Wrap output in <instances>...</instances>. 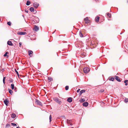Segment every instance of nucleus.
Here are the masks:
<instances>
[{"instance_id": "1", "label": "nucleus", "mask_w": 128, "mask_h": 128, "mask_svg": "<svg viewBox=\"0 0 128 128\" xmlns=\"http://www.w3.org/2000/svg\"><path fill=\"white\" fill-rule=\"evenodd\" d=\"M53 99L54 101L56 102L59 104H60L62 103L61 101L58 98L54 97L53 98Z\"/></svg>"}, {"instance_id": "2", "label": "nucleus", "mask_w": 128, "mask_h": 128, "mask_svg": "<svg viewBox=\"0 0 128 128\" xmlns=\"http://www.w3.org/2000/svg\"><path fill=\"white\" fill-rule=\"evenodd\" d=\"M83 70L84 72L85 73H87L90 71L89 69V68L87 67L84 68L83 69Z\"/></svg>"}, {"instance_id": "3", "label": "nucleus", "mask_w": 128, "mask_h": 128, "mask_svg": "<svg viewBox=\"0 0 128 128\" xmlns=\"http://www.w3.org/2000/svg\"><path fill=\"white\" fill-rule=\"evenodd\" d=\"M34 6L36 8H37L39 5V3L37 2H35L33 4Z\"/></svg>"}, {"instance_id": "4", "label": "nucleus", "mask_w": 128, "mask_h": 128, "mask_svg": "<svg viewBox=\"0 0 128 128\" xmlns=\"http://www.w3.org/2000/svg\"><path fill=\"white\" fill-rule=\"evenodd\" d=\"M26 34V32H17V34H18L19 35H24Z\"/></svg>"}, {"instance_id": "5", "label": "nucleus", "mask_w": 128, "mask_h": 128, "mask_svg": "<svg viewBox=\"0 0 128 128\" xmlns=\"http://www.w3.org/2000/svg\"><path fill=\"white\" fill-rule=\"evenodd\" d=\"M36 102L37 104L39 105L42 106V104L41 102L37 99L36 100Z\"/></svg>"}, {"instance_id": "6", "label": "nucleus", "mask_w": 128, "mask_h": 128, "mask_svg": "<svg viewBox=\"0 0 128 128\" xmlns=\"http://www.w3.org/2000/svg\"><path fill=\"white\" fill-rule=\"evenodd\" d=\"M62 109L64 110H66L68 108V106L66 105H64L62 107Z\"/></svg>"}, {"instance_id": "7", "label": "nucleus", "mask_w": 128, "mask_h": 128, "mask_svg": "<svg viewBox=\"0 0 128 128\" xmlns=\"http://www.w3.org/2000/svg\"><path fill=\"white\" fill-rule=\"evenodd\" d=\"M114 78L116 79V80L118 82H121V80H120V79L119 77L117 76H115L114 77Z\"/></svg>"}, {"instance_id": "8", "label": "nucleus", "mask_w": 128, "mask_h": 128, "mask_svg": "<svg viewBox=\"0 0 128 128\" xmlns=\"http://www.w3.org/2000/svg\"><path fill=\"white\" fill-rule=\"evenodd\" d=\"M88 103L87 102H84L82 104L83 106L85 107L87 106H88Z\"/></svg>"}, {"instance_id": "9", "label": "nucleus", "mask_w": 128, "mask_h": 128, "mask_svg": "<svg viewBox=\"0 0 128 128\" xmlns=\"http://www.w3.org/2000/svg\"><path fill=\"white\" fill-rule=\"evenodd\" d=\"M4 104L6 106H7L8 105V103L9 101L7 99H6L4 101Z\"/></svg>"}, {"instance_id": "10", "label": "nucleus", "mask_w": 128, "mask_h": 128, "mask_svg": "<svg viewBox=\"0 0 128 128\" xmlns=\"http://www.w3.org/2000/svg\"><path fill=\"white\" fill-rule=\"evenodd\" d=\"M67 101L69 102L70 103L72 101V98L71 97H69L68 98L67 100Z\"/></svg>"}, {"instance_id": "11", "label": "nucleus", "mask_w": 128, "mask_h": 128, "mask_svg": "<svg viewBox=\"0 0 128 128\" xmlns=\"http://www.w3.org/2000/svg\"><path fill=\"white\" fill-rule=\"evenodd\" d=\"M39 29V28L37 26L35 25L34 28V30L36 32H37L38 31V30Z\"/></svg>"}, {"instance_id": "12", "label": "nucleus", "mask_w": 128, "mask_h": 128, "mask_svg": "<svg viewBox=\"0 0 128 128\" xmlns=\"http://www.w3.org/2000/svg\"><path fill=\"white\" fill-rule=\"evenodd\" d=\"M7 44L8 45L10 46H13V44L11 41H8Z\"/></svg>"}, {"instance_id": "13", "label": "nucleus", "mask_w": 128, "mask_h": 128, "mask_svg": "<svg viewBox=\"0 0 128 128\" xmlns=\"http://www.w3.org/2000/svg\"><path fill=\"white\" fill-rule=\"evenodd\" d=\"M30 10L32 12H34V8L33 7H31L30 8Z\"/></svg>"}, {"instance_id": "14", "label": "nucleus", "mask_w": 128, "mask_h": 128, "mask_svg": "<svg viewBox=\"0 0 128 128\" xmlns=\"http://www.w3.org/2000/svg\"><path fill=\"white\" fill-rule=\"evenodd\" d=\"M16 115L15 114L13 113L11 115V117L13 118H14L16 116Z\"/></svg>"}, {"instance_id": "15", "label": "nucleus", "mask_w": 128, "mask_h": 128, "mask_svg": "<svg viewBox=\"0 0 128 128\" xmlns=\"http://www.w3.org/2000/svg\"><path fill=\"white\" fill-rule=\"evenodd\" d=\"M85 92V90H81L79 94L81 95L82 93L84 92Z\"/></svg>"}, {"instance_id": "16", "label": "nucleus", "mask_w": 128, "mask_h": 128, "mask_svg": "<svg viewBox=\"0 0 128 128\" xmlns=\"http://www.w3.org/2000/svg\"><path fill=\"white\" fill-rule=\"evenodd\" d=\"M28 54L30 56L31 55H32L33 54V52L31 50H29L28 52Z\"/></svg>"}, {"instance_id": "17", "label": "nucleus", "mask_w": 128, "mask_h": 128, "mask_svg": "<svg viewBox=\"0 0 128 128\" xmlns=\"http://www.w3.org/2000/svg\"><path fill=\"white\" fill-rule=\"evenodd\" d=\"M100 17L99 16H96L95 18V20L97 22H98L99 20Z\"/></svg>"}, {"instance_id": "18", "label": "nucleus", "mask_w": 128, "mask_h": 128, "mask_svg": "<svg viewBox=\"0 0 128 128\" xmlns=\"http://www.w3.org/2000/svg\"><path fill=\"white\" fill-rule=\"evenodd\" d=\"M8 90L9 93L11 95H12L13 93L11 89L9 88L8 89Z\"/></svg>"}, {"instance_id": "19", "label": "nucleus", "mask_w": 128, "mask_h": 128, "mask_svg": "<svg viewBox=\"0 0 128 128\" xmlns=\"http://www.w3.org/2000/svg\"><path fill=\"white\" fill-rule=\"evenodd\" d=\"M31 3L30 2V1L28 0L27 1L26 3V5L27 6H29Z\"/></svg>"}, {"instance_id": "20", "label": "nucleus", "mask_w": 128, "mask_h": 128, "mask_svg": "<svg viewBox=\"0 0 128 128\" xmlns=\"http://www.w3.org/2000/svg\"><path fill=\"white\" fill-rule=\"evenodd\" d=\"M8 53H9L8 52H6L4 54V57L8 56L7 55Z\"/></svg>"}, {"instance_id": "21", "label": "nucleus", "mask_w": 128, "mask_h": 128, "mask_svg": "<svg viewBox=\"0 0 128 128\" xmlns=\"http://www.w3.org/2000/svg\"><path fill=\"white\" fill-rule=\"evenodd\" d=\"M11 88L12 90H14V85L13 84H12L11 85Z\"/></svg>"}, {"instance_id": "22", "label": "nucleus", "mask_w": 128, "mask_h": 128, "mask_svg": "<svg viewBox=\"0 0 128 128\" xmlns=\"http://www.w3.org/2000/svg\"><path fill=\"white\" fill-rule=\"evenodd\" d=\"M85 101V99L83 98H81L80 100V101L81 102H82Z\"/></svg>"}, {"instance_id": "23", "label": "nucleus", "mask_w": 128, "mask_h": 128, "mask_svg": "<svg viewBox=\"0 0 128 128\" xmlns=\"http://www.w3.org/2000/svg\"><path fill=\"white\" fill-rule=\"evenodd\" d=\"M114 79V78L113 77H111L109 79V80L110 81H113Z\"/></svg>"}, {"instance_id": "24", "label": "nucleus", "mask_w": 128, "mask_h": 128, "mask_svg": "<svg viewBox=\"0 0 128 128\" xmlns=\"http://www.w3.org/2000/svg\"><path fill=\"white\" fill-rule=\"evenodd\" d=\"M106 15L107 16L109 17V18H111V15L110 14L108 13H106Z\"/></svg>"}, {"instance_id": "25", "label": "nucleus", "mask_w": 128, "mask_h": 128, "mask_svg": "<svg viewBox=\"0 0 128 128\" xmlns=\"http://www.w3.org/2000/svg\"><path fill=\"white\" fill-rule=\"evenodd\" d=\"M79 35L81 37H83V34L82 33L81 31H80V32Z\"/></svg>"}, {"instance_id": "26", "label": "nucleus", "mask_w": 128, "mask_h": 128, "mask_svg": "<svg viewBox=\"0 0 128 128\" xmlns=\"http://www.w3.org/2000/svg\"><path fill=\"white\" fill-rule=\"evenodd\" d=\"M34 20H36V22H38L39 21V19L38 17H36V18H35V19Z\"/></svg>"}, {"instance_id": "27", "label": "nucleus", "mask_w": 128, "mask_h": 128, "mask_svg": "<svg viewBox=\"0 0 128 128\" xmlns=\"http://www.w3.org/2000/svg\"><path fill=\"white\" fill-rule=\"evenodd\" d=\"M86 24H88L90 23V22L89 20H84Z\"/></svg>"}, {"instance_id": "28", "label": "nucleus", "mask_w": 128, "mask_h": 128, "mask_svg": "<svg viewBox=\"0 0 128 128\" xmlns=\"http://www.w3.org/2000/svg\"><path fill=\"white\" fill-rule=\"evenodd\" d=\"M124 102L126 103L127 102H128V98H125L124 100Z\"/></svg>"}, {"instance_id": "29", "label": "nucleus", "mask_w": 128, "mask_h": 128, "mask_svg": "<svg viewBox=\"0 0 128 128\" xmlns=\"http://www.w3.org/2000/svg\"><path fill=\"white\" fill-rule=\"evenodd\" d=\"M11 124L12 126H17V125L16 124L12 123H11Z\"/></svg>"}, {"instance_id": "30", "label": "nucleus", "mask_w": 128, "mask_h": 128, "mask_svg": "<svg viewBox=\"0 0 128 128\" xmlns=\"http://www.w3.org/2000/svg\"><path fill=\"white\" fill-rule=\"evenodd\" d=\"M48 79L50 82L52 81V78L48 77Z\"/></svg>"}, {"instance_id": "31", "label": "nucleus", "mask_w": 128, "mask_h": 128, "mask_svg": "<svg viewBox=\"0 0 128 128\" xmlns=\"http://www.w3.org/2000/svg\"><path fill=\"white\" fill-rule=\"evenodd\" d=\"M15 72H16V74H17V76H19V74L18 73V72L16 70V69H15Z\"/></svg>"}, {"instance_id": "32", "label": "nucleus", "mask_w": 128, "mask_h": 128, "mask_svg": "<svg viewBox=\"0 0 128 128\" xmlns=\"http://www.w3.org/2000/svg\"><path fill=\"white\" fill-rule=\"evenodd\" d=\"M65 88L66 90H68L69 89V86H65Z\"/></svg>"}, {"instance_id": "33", "label": "nucleus", "mask_w": 128, "mask_h": 128, "mask_svg": "<svg viewBox=\"0 0 128 128\" xmlns=\"http://www.w3.org/2000/svg\"><path fill=\"white\" fill-rule=\"evenodd\" d=\"M52 117L51 115H50L49 117L50 122L52 120Z\"/></svg>"}, {"instance_id": "34", "label": "nucleus", "mask_w": 128, "mask_h": 128, "mask_svg": "<svg viewBox=\"0 0 128 128\" xmlns=\"http://www.w3.org/2000/svg\"><path fill=\"white\" fill-rule=\"evenodd\" d=\"M7 24L8 25L10 26L11 25V23L10 22H7Z\"/></svg>"}, {"instance_id": "35", "label": "nucleus", "mask_w": 128, "mask_h": 128, "mask_svg": "<svg viewBox=\"0 0 128 128\" xmlns=\"http://www.w3.org/2000/svg\"><path fill=\"white\" fill-rule=\"evenodd\" d=\"M10 124H7L6 125L5 128H6L7 127H9L10 126Z\"/></svg>"}, {"instance_id": "36", "label": "nucleus", "mask_w": 128, "mask_h": 128, "mask_svg": "<svg viewBox=\"0 0 128 128\" xmlns=\"http://www.w3.org/2000/svg\"><path fill=\"white\" fill-rule=\"evenodd\" d=\"M9 81L10 82H13V80L12 78H11L9 80Z\"/></svg>"}, {"instance_id": "37", "label": "nucleus", "mask_w": 128, "mask_h": 128, "mask_svg": "<svg viewBox=\"0 0 128 128\" xmlns=\"http://www.w3.org/2000/svg\"><path fill=\"white\" fill-rule=\"evenodd\" d=\"M88 20V17H86V18H84V20Z\"/></svg>"}, {"instance_id": "38", "label": "nucleus", "mask_w": 128, "mask_h": 128, "mask_svg": "<svg viewBox=\"0 0 128 128\" xmlns=\"http://www.w3.org/2000/svg\"><path fill=\"white\" fill-rule=\"evenodd\" d=\"M124 82L125 83H126L127 82H128V80H125L124 81Z\"/></svg>"}, {"instance_id": "39", "label": "nucleus", "mask_w": 128, "mask_h": 128, "mask_svg": "<svg viewBox=\"0 0 128 128\" xmlns=\"http://www.w3.org/2000/svg\"><path fill=\"white\" fill-rule=\"evenodd\" d=\"M14 90L15 92H16L17 91V88L16 87H15L14 88Z\"/></svg>"}, {"instance_id": "40", "label": "nucleus", "mask_w": 128, "mask_h": 128, "mask_svg": "<svg viewBox=\"0 0 128 128\" xmlns=\"http://www.w3.org/2000/svg\"><path fill=\"white\" fill-rule=\"evenodd\" d=\"M22 43L21 42H20L19 43V47H21V45H22Z\"/></svg>"}, {"instance_id": "41", "label": "nucleus", "mask_w": 128, "mask_h": 128, "mask_svg": "<svg viewBox=\"0 0 128 128\" xmlns=\"http://www.w3.org/2000/svg\"><path fill=\"white\" fill-rule=\"evenodd\" d=\"M80 89H78V90H77L76 92H79L80 91Z\"/></svg>"}, {"instance_id": "42", "label": "nucleus", "mask_w": 128, "mask_h": 128, "mask_svg": "<svg viewBox=\"0 0 128 128\" xmlns=\"http://www.w3.org/2000/svg\"><path fill=\"white\" fill-rule=\"evenodd\" d=\"M25 11L27 13H28V10H25Z\"/></svg>"}, {"instance_id": "43", "label": "nucleus", "mask_w": 128, "mask_h": 128, "mask_svg": "<svg viewBox=\"0 0 128 128\" xmlns=\"http://www.w3.org/2000/svg\"><path fill=\"white\" fill-rule=\"evenodd\" d=\"M104 91V90L103 89L101 90H100V92H103Z\"/></svg>"}, {"instance_id": "44", "label": "nucleus", "mask_w": 128, "mask_h": 128, "mask_svg": "<svg viewBox=\"0 0 128 128\" xmlns=\"http://www.w3.org/2000/svg\"><path fill=\"white\" fill-rule=\"evenodd\" d=\"M5 78H6L5 77H4L3 78V80H5Z\"/></svg>"}, {"instance_id": "45", "label": "nucleus", "mask_w": 128, "mask_h": 128, "mask_svg": "<svg viewBox=\"0 0 128 128\" xmlns=\"http://www.w3.org/2000/svg\"><path fill=\"white\" fill-rule=\"evenodd\" d=\"M128 84L127 83H125V85L126 86H127L128 85Z\"/></svg>"}, {"instance_id": "46", "label": "nucleus", "mask_w": 128, "mask_h": 128, "mask_svg": "<svg viewBox=\"0 0 128 128\" xmlns=\"http://www.w3.org/2000/svg\"><path fill=\"white\" fill-rule=\"evenodd\" d=\"M96 2H99V0H95Z\"/></svg>"}, {"instance_id": "47", "label": "nucleus", "mask_w": 128, "mask_h": 128, "mask_svg": "<svg viewBox=\"0 0 128 128\" xmlns=\"http://www.w3.org/2000/svg\"><path fill=\"white\" fill-rule=\"evenodd\" d=\"M4 71V69H2V72Z\"/></svg>"}, {"instance_id": "48", "label": "nucleus", "mask_w": 128, "mask_h": 128, "mask_svg": "<svg viewBox=\"0 0 128 128\" xmlns=\"http://www.w3.org/2000/svg\"><path fill=\"white\" fill-rule=\"evenodd\" d=\"M3 83L4 84H5V80H3Z\"/></svg>"}, {"instance_id": "49", "label": "nucleus", "mask_w": 128, "mask_h": 128, "mask_svg": "<svg viewBox=\"0 0 128 128\" xmlns=\"http://www.w3.org/2000/svg\"><path fill=\"white\" fill-rule=\"evenodd\" d=\"M16 128H20L19 126L17 127Z\"/></svg>"}, {"instance_id": "50", "label": "nucleus", "mask_w": 128, "mask_h": 128, "mask_svg": "<svg viewBox=\"0 0 128 128\" xmlns=\"http://www.w3.org/2000/svg\"><path fill=\"white\" fill-rule=\"evenodd\" d=\"M82 61H80V63H82Z\"/></svg>"}, {"instance_id": "51", "label": "nucleus", "mask_w": 128, "mask_h": 128, "mask_svg": "<svg viewBox=\"0 0 128 128\" xmlns=\"http://www.w3.org/2000/svg\"><path fill=\"white\" fill-rule=\"evenodd\" d=\"M56 30H55V31L52 33V34H53L56 31Z\"/></svg>"}, {"instance_id": "52", "label": "nucleus", "mask_w": 128, "mask_h": 128, "mask_svg": "<svg viewBox=\"0 0 128 128\" xmlns=\"http://www.w3.org/2000/svg\"><path fill=\"white\" fill-rule=\"evenodd\" d=\"M22 16L24 18V16L23 15H22Z\"/></svg>"}, {"instance_id": "53", "label": "nucleus", "mask_w": 128, "mask_h": 128, "mask_svg": "<svg viewBox=\"0 0 128 128\" xmlns=\"http://www.w3.org/2000/svg\"><path fill=\"white\" fill-rule=\"evenodd\" d=\"M122 34V33H121L120 34Z\"/></svg>"}, {"instance_id": "54", "label": "nucleus", "mask_w": 128, "mask_h": 128, "mask_svg": "<svg viewBox=\"0 0 128 128\" xmlns=\"http://www.w3.org/2000/svg\"><path fill=\"white\" fill-rule=\"evenodd\" d=\"M36 12L35 13H36Z\"/></svg>"}]
</instances>
